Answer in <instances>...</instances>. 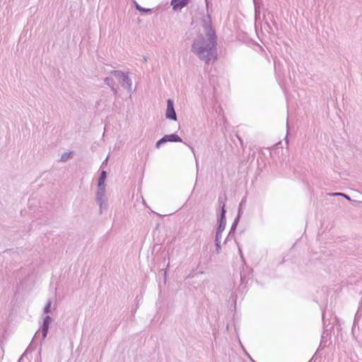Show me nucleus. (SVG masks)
<instances>
[{
    "label": "nucleus",
    "instance_id": "f257e3e1",
    "mask_svg": "<svg viewBox=\"0 0 362 362\" xmlns=\"http://www.w3.org/2000/svg\"><path fill=\"white\" fill-rule=\"evenodd\" d=\"M214 48V39L212 35L209 36L206 40L199 39L194 42L192 46V51L199 56L201 59L209 61V56L213 54Z\"/></svg>",
    "mask_w": 362,
    "mask_h": 362
},
{
    "label": "nucleus",
    "instance_id": "f03ea898",
    "mask_svg": "<svg viewBox=\"0 0 362 362\" xmlns=\"http://www.w3.org/2000/svg\"><path fill=\"white\" fill-rule=\"evenodd\" d=\"M170 141V142H181L182 139L181 138L175 134L165 135L162 139H160L159 141L156 143V147L159 148L160 146L165 142Z\"/></svg>",
    "mask_w": 362,
    "mask_h": 362
},
{
    "label": "nucleus",
    "instance_id": "7ed1b4c3",
    "mask_svg": "<svg viewBox=\"0 0 362 362\" xmlns=\"http://www.w3.org/2000/svg\"><path fill=\"white\" fill-rule=\"evenodd\" d=\"M167 103L166 117L169 119L176 120V114L173 107V100L169 99Z\"/></svg>",
    "mask_w": 362,
    "mask_h": 362
},
{
    "label": "nucleus",
    "instance_id": "20e7f679",
    "mask_svg": "<svg viewBox=\"0 0 362 362\" xmlns=\"http://www.w3.org/2000/svg\"><path fill=\"white\" fill-rule=\"evenodd\" d=\"M189 2V0H173L171 5L175 11H179L185 6Z\"/></svg>",
    "mask_w": 362,
    "mask_h": 362
},
{
    "label": "nucleus",
    "instance_id": "39448f33",
    "mask_svg": "<svg viewBox=\"0 0 362 362\" xmlns=\"http://www.w3.org/2000/svg\"><path fill=\"white\" fill-rule=\"evenodd\" d=\"M106 176V173L105 171H103L100 176V180H105Z\"/></svg>",
    "mask_w": 362,
    "mask_h": 362
},
{
    "label": "nucleus",
    "instance_id": "423d86ee",
    "mask_svg": "<svg viewBox=\"0 0 362 362\" xmlns=\"http://www.w3.org/2000/svg\"><path fill=\"white\" fill-rule=\"evenodd\" d=\"M136 8H137L138 10H139V11H150V9L145 10V9H144V8H141V7H140V6H139V5H136Z\"/></svg>",
    "mask_w": 362,
    "mask_h": 362
},
{
    "label": "nucleus",
    "instance_id": "0eeeda50",
    "mask_svg": "<svg viewBox=\"0 0 362 362\" xmlns=\"http://www.w3.org/2000/svg\"><path fill=\"white\" fill-rule=\"evenodd\" d=\"M332 195H334V196H344V197H347L346 195H344L342 193H333Z\"/></svg>",
    "mask_w": 362,
    "mask_h": 362
},
{
    "label": "nucleus",
    "instance_id": "6e6552de",
    "mask_svg": "<svg viewBox=\"0 0 362 362\" xmlns=\"http://www.w3.org/2000/svg\"><path fill=\"white\" fill-rule=\"evenodd\" d=\"M113 75L115 76V77H119L120 76V72L119 71H115L113 73Z\"/></svg>",
    "mask_w": 362,
    "mask_h": 362
},
{
    "label": "nucleus",
    "instance_id": "1a4fd4ad",
    "mask_svg": "<svg viewBox=\"0 0 362 362\" xmlns=\"http://www.w3.org/2000/svg\"><path fill=\"white\" fill-rule=\"evenodd\" d=\"M49 306H50V303H49V304L47 305V308H45V312L46 313L49 312Z\"/></svg>",
    "mask_w": 362,
    "mask_h": 362
},
{
    "label": "nucleus",
    "instance_id": "9d476101",
    "mask_svg": "<svg viewBox=\"0 0 362 362\" xmlns=\"http://www.w3.org/2000/svg\"><path fill=\"white\" fill-rule=\"evenodd\" d=\"M47 329V327L46 326V321L45 322V324H44V328H43V330H45Z\"/></svg>",
    "mask_w": 362,
    "mask_h": 362
},
{
    "label": "nucleus",
    "instance_id": "9b49d317",
    "mask_svg": "<svg viewBox=\"0 0 362 362\" xmlns=\"http://www.w3.org/2000/svg\"><path fill=\"white\" fill-rule=\"evenodd\" d=\"M103 182H104V180L100 179L99 185H102Z\"/></svg>",
    "mask_w": 362,
    "mask_h": 362
},
{
    "label": "nucleus",
    "instance_id": "f8f14e48",
    "mask_svg": "<svg viewBox=\"0 0 362 362\" xmlns=\"http://www.w3.org/2000/svg\"><path fill=\"white\" fill-rule=\"evenodd\" d=\"M216 245H217V247H218V248H219V247H220V246H219V245H218V244H216Z\"/></svg>",
    "mask_w": 362,
    "mask_h": 362
}]
</instances>
